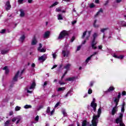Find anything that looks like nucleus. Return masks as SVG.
Listing matches in <instances>:
<instances>
[{"instance_id":"62","label":"nucleus","mask_w":126,"mask_h":126,"mask_svg":"<svg viewBox=\"0 0 126 126\" xmlns=\"http://www.w3.org/2000/svg\"><path fill=\"white\" fill-rule=\"evenodd\" d=\"M7 69H8V68H7V66H5L3 68V70H6Z\"/></svg>"},{"instance_id":"52","label":"nucleus","mask_w":126,"mask_h":126,"mask_svg":"<svg viewBox=\"0 0 126 126\" xmlns=\"http://www.w3.org/2000/svg\"><path fill=\"white\" fill-rule=\"evenodd\" d=\"M75 40V37L72 36V38H71V42L72 43Z\"/></svg>"},{"instance_id":"12","label":"nucleus","mask_w":126,"mask_h":126,"mask_svg":"<svg viewBox=\"0 0 126 126\" xmlns=\"http://www.w3.org/2000/svg\"><path fill=\"white\" fill-rule=\"evenodd\" d=\"M36 44H37V40L36 39V36H34L32 42V45L34 46Z\"/></svg>"},{"instance_id":"7","label":"nucleus","mask_w":126,"mask_h":126,"mask_svg":"<svg viewBox=\"0 0 126 126\" xmlns=\"http://www.w3.org/2000/svg\"><path fill=\"white\" fill-rule=\"evenodd\" d=\"M47 59V55L46 54H44L41 57L38 58V61H42V62H45Z\"/></svg>"},{"instance_id":"22","label":"nucleus","mask_w":126,"mask_h":126,"mask_svg":"<svg viewBox=\"0 0 126 126\" xmlns=\"http://www.w3.org/2000/svg\"><path fill=\"white\" fill-rule=\"evenodd\" d=\"M35 86H36V83L33 82L31 85V87H30V90H31V89H33V88H34Z\"/></svg>"},{"instance_id":"57","label":"nucleus","mask_w":126,"mask_h":126,"mask_svg":"<svg viewBox=\"0 0 126 126\" xmlns=\"http://www.w3.org/2000/svg\"><path fill=\"white\" fill-rule=\"evenodd\" d=\"M5 31H6L5 29H2V30H1V32H0V33H1V34H3V33H5Z\"/></svg>"},{"instance_id":"36","label":"nucleus","mask_w":126,"mask_h":126,"mask_svg":"<svg viewBox=\"0 0 126 126\" xmlns=\"http://www.w3.org/2000/svg\"><path fill=\"white\" fill-rule=\"evenodd\" d=\"M67 73V70L65 71L63 76L61 77V79H63V77L65 76V75Z\"/></svg>"},{"instance_id":"4","label":"nucleus","mask_w":126,"mask_h":126,"mask_svg":"<svg viewBox=\"0 0 126 126\" xmlns=\"http://www.w3.org/2000/svg\"><path fill=\"white\" fill-rule=\"evenodd\" d=\"M92 124H89V122L87 121L86 120H84L82 122V126H93V124L92 123ZM77 126H80L79 124H77Z\"/></svg>"},{"instance_id":"46","label":"nucleus","mask_w":126,"mask_h":126,"mask_svg":"<svg viewBox=\"0 0 126 126\" xmlns=\"http://www.w3.org/2000/svg\"><path fill=\"white\" fill-rule=\"evenodd\" d=\"M126 92L125 91H123L122 93V96H126Z\"/></svg>"},{"instance_id":"14","label":"nucleus","mask_w":126,"mask_h":126,"mask_svg":"<svg viewBox=\"0 0 126 126\" xmlns=\"http://www.w3.org/2000/svg\"><path fill=\"white\" fill-rule=\"evenodd\" d=\"M113 57L115 58V59H120V60H123L124 59V56L123 55H120L119 56H118L116 54L113 55Z\"/></svg>"},{"instance_id":"58","label":"nucleus","mask_w":126,"mask_h":126,"mask_svg":"<svg viewBox=\"0 0 126 126\" xmlns=\"http://www.w3.org/2000/svg\"><path fill=\"white\" fill-rule=\"evenodd\" d=\"M54 113H55V109H53L52 111L51 112V116H53Z\"/></svg>"},{"instance_id":"31","label":"nucleus","mask_w":126,"mask_h":126,"mask_svg":"<svg viewBox=\"0 0 126 126\" xmlns=\"http://www.w3.org/2000/svg\"><path fill=\"white\" fill-rule=\"evenodd\" d=\"M39 52H40V53H46V49L42 48V49H40L39 50H38Z\"/></svg>"},{"instance_id":"10","label":"nucleus","mask_w":126,"mask_h":126,"mask_svg":"<svg viewBox=\"0 0 126 126\" xmlns=\"http://www.w3.org/2000/svg\"><path fill=\"white\" fill-rule=\"evenodd\" d=\"M91 107L93 108L94 112H96V109L97 108V103H91Z\"/></svg>"},{"instance_id":"42","label":"nucleus","mask_w":126,"mask_h":126,"mask_svg":"<svg viewBox=\"0 0 126 126\" xmlns=\"http://www.w3.org/2000/svg\"><path fill=\"white\" fill-rule=\"evenodd\" d=\"M121 95H122V94H121V93H119L117 98L120 100V99H121Z\"/></svg>"},{"instance_id":"9","label":"nucleus","mask_w":126,"mask_h":126,"mask_svg":"<svg viewBox=\"0 0 126 126\" xmlns=\"http://www.w3.org/2000/svg\"><path fill=\"white\" fill-rule=\"evenodd\" d=\"M119 24L120 27H126V23L125 21L119 22Z\"/></svg>"},{"instance_id":"13","label":"nucleus","mask_w":126,"mask_h":126,"mask_svg":"<svg viewBox=\"0 0 126 126\" xmlns=\"http://www.w3.org/2000/svg\"><path fill=\"white\" fill-rule=\"evenodd\" d=\"M115 90V88L113 86H111L109 88V89L106 91V93L109 92H113Z\"/></svg>"},{"instance_id":"15","label":"nucleus","mask_w":126,"mask_h":126,"mask_svg":"<svg viewBox=\"0 0 126 126\" xmlns=\"http://www.w3.org/2000/svg\"><path fill=\"white\" fill-rule=\"evenodd\" d=\"M51 32L49 31H47L45 32L44 34L43 35V38H48L49 36H50V33Z\"/></svg>"},{"instance_id":"21","label":"nucleus","mask_w":126,"mask_h":126,"mask_svg":"<svg viewBox=\"0 0 126 126\" xmlns=\"http://www.w3.org/2000/svg\"><path fill=\"white\" fill-rule=\"evenodd\" d=\"M58 3H59V2L56 1L53 4H52L49 6V8H52V7H54V6H56V5H58Z\"/></svg>"},{"instance_id":"5","label":"nucleus","mask_w":126,"mask_h":126,"mask_svg":"<svg viewBox=\"0 0 126 126\" xmlns=\"http://www.w3.org/2000/svg\"><path fill=\"white\" fill-rule=\"evenodd\" d=\"M5 10L6 11H8L11 8V5H10V2L9 1H7L6 2V4L5 5Z\"/></svg>"},{"instance_id":"54","label":"nucleus","mask_w":126,"mask_h":126,"mask_svg":"<svg viewBox=\"0 0 126 126\" xmlns=\"http://www.w3.org/2000/svg\"><path fill=\"white\" fill-rule=\"evenodd\" d=\"M97 54H98V52H94V53H93L92 55H91V56H92V57H94V56H95V55H97Z\"/></svg>"},{"instance_id":"47","label":"nucleus","mask_w":126,"mask_h":126,"mask_svg":"<svg viewBox=\"0 0 126 126\" xmlns=\"http://www.w3.org/2000/svg\"><path fill=\"white\" fill-rule=\"evenodd\" d=\"M47 85H48V82L45 81V82H44L43 86V87L45 88V87H46L47 86Z\"/></svg>"},{"instance_id":"11","label":"nucleus","mask_w":126,"mask_h":126,"mask_svg":"<svg viewBox=\"0 0 126 126\" xmlns=\"http://www.w3.org/2000/svg\"><path fill=\"white\" fill-rule=\"evenodd\" d=\"M76 79V77H69L65 79V81H74Z\"/></svg>"},{"instance_id":"27","label":"nucleus","mask_w":126,"mask_h":126,"mask_svg":"<svg viewBox=\"0 0 126 126\" xmlns=\"http://www.w3.org/2000/svg\"><path fill=\"white\" fill-rule=\"evenodd\" d=\"M86 34H87V30H86L83 32V35L82 36V39H84V38H85V36H86Z\"/></svg>"},{"instance_id":"51","label":"nucleus","mask_w":126,"mask_h":126,"mask_svg":"<svg viewBox=\"0 0 126 126\" xmlns=\"http://www.w3.org/2000/svg\"><path fill=\"white\" fill-rule=\"evenodd\" d=\"M94 84V81H91L90 82V87H92V86H93Z\"/></svg>"},{"instance_id":"6","label":"nucleus","mask_w":126,"mask_h":126,"mask_svg":"<svg viewBox=\"0 0 126 126\" xmlns=\"http://www.w3.org/2000/svg\"><path fill=\"white\" fill-rule=\"evenodd\" d=\"M20 71H18L16 73V74L15 75L14 77L13 78V81H12V82H13V81L14 82H16V81H17L18 78V75H19V73H20Z\"/></svg>"},{"instance_id":"20","label":"nucleus","mask_w":126,"mask_h":126,"mask_svg":"<svg viewBox=\"0 0 126 126\" xmlns=\"http://www.w3.org/2000/svg\"><path fill=\"white\" fill-rule=\"evenodd\" d=\"M100 12H101V13H103V9L100 8L99 9V10L96 13V14L94 15V17H96L97 16H98V15H99V14H100Z\"/></svg>"},{"instance_id":"24","label":"nucleus","mask_w":126,"mask_h":126,"mask_svg":"<svg viewBox=\"0 0 126 126\" xmlns=\"http://www.w3.org/2000/svg\"><path fill=\"white\" fill-rule=\"evenodd\" d=\"M96 22H97V20H95L94 23V28H98L99 27V25H96Z\"/></svg>"},{"instance_id":"61","label":"nucleus","mask_w":126,"mask_h":126,"mask_svg":"<svg viewBox=\"0 0 126 126\" xmlns=\"http://www.w3.org/2000/svg\"><path fill=\"white\" fill-rule=\"evenodd\" d=\"M35 121H39V116H37L35 118Z\"/></svg>"},{"instance_id":"50","label":"nucleus","mask_w":126,"mask_h":126,"mask_svg":"<svg viewBox=\"0 0 126 126\" xmlns=\"http://www.w3.org/2000/svg\"><path fill=\"white\" fill-rule=\"evenodd\" d=\"M16 120H17V118L16 117H14L12 119V123H14V122H15L16 121Z\"/></svg>"},{"instance_id":"33","label":"nucleus","mask_w":126,"mask_h":126,"mask_svg":"<svg viewBox=\"0 0 126 126\" xmlns=\"http://www.w3.org/2000/svg\"><path fill=\"white\" fill-rule=\"evenodd\" d=\"M92 58V56H90V57H89L86 60V63H88L89 62V61H90L91 60V59Z\"/></svg>"},{"instance_id":"45","label":"nucleus","mask_w":126,"mask_h":126,"mask_svg":"<svg viewBox=\"0 0 126 126\" xmlns=\"http://www.w3.org/2000/svg\"><path fill=\"white\" fill-rule=\"evenodd\" d=\"M114 102L115 103H119V102H120V99H119L118 98H116L115 99H114Z\"/></svg>"},{"instance_id":"63","label":"nucleus","mask_w":126,"mask_h":126,"mask_svg":"<svg viewBox=\"0 0 126 126\" xmlns=\"http://www.w3.org/2000/svg\"><path fill=\"white\" fill-rule=\"evenodd\" d=\"M96 101V99L95 98H93V101H92L91 103H95V101Z\"/></svg>"},{"instance_id":"53","label":"nucleus","mask_w":126,"mask_h":126,"mask_svg":"<svg viewBox=\"0 0 126 126\" xmlns=\"http://www.w3.org/2000/svg\"><path fill=\"white\" fill-rule=\"evenodd\" d=\"M39 47L37 48V51L40 50L41 49V48H42V45L41 43H39Z\"/></svg>"},{"instance_id":"38","label":"nucleus","mask_w":126,"mask_h":126,"mask_svg":"<svg viewBox=\"0 0 126 126\" xmlns=\"http://www.w3.org/2000/svg\"><path fill=\"white\" fill-rule=\"evenodd\" d=\"M21 40H22V42H23L24 40H25V35H23L21 37H20Z\"/></svg>"},{"instance_id":"37","label":"nucleus","mask_w":126,"mask_h":126,"mask_svg":"<svg viewBox=\"0 0 126 126\" xmlns=\"http://www.w3.org/2000/svg\"><path fill=\"white\" fill-rule=\"evenodd\" d=\"M20 109H21V107L18 106H17L16 107H15V111H20Z\"/></svg>"},{"instance_id":"16","label":"nucleus","mask_w":126,"mask_h":126,"mask_svg":"<svg viewBox=\"0 0 126 126\" xmlns=\"http://www.w3.org/2000/svg\"><path fill=\"white\" fill-rule=\"evenodd\" d=\"M117 112H118V109H116L115 108H113L111 111V115L112 116H115V114L116 113H117Z\"/></svg>"},{"instance_id":"49","label":"nucleus","mask_w":126,"mask_h":126,"mask_svg":"<svg viewBox=\"0 0 126 126\" xmlns=\"http://www.w3.org/2000/svg\"><path fill=\"white\" fill-rule=\"evenodd\" d=\"M56 11L57 12H60V11H62V10H61V8H57L56 9Z\"/></svg>"},{"instance_id":"64","label":"nucleus","mask_w":126,"mask_h":126,"mask_svg":"<svg viewBox=\"0 0 126 126\" xmlns=\"http://www.w3.org/2000/svg\"><path fill=\"white\" fill-rule=\"evenodd\" d=\"M120 126H126L122 122L120 123Z\"/></svg>"},{"instance_id":"19","label":"nucleus","mask_w":126,"mask_h":126,"mask_svg":"<svg viewBox=\"0 0 126 126\" xmlns=\"http://www.w3.org/2000/svg\"><path fill=\"white\" fill-rule=\"evenodd\" d=\"M9 52V50H1V55H5V54H7V53H8Z\"/></svg>"},{"instance_id":"34","label":"nucleus","mask_w":126,"mask_h":126,"mask_svg":"<svg viewBox=\"0 0 126 126\" xmlns=\"http://www.w3.org/2000/svg\"><path fill=\"white\" fill-rule=\"evenodd\" d=\"M70 93H71V90H70L67 93V94L64 95V98H66V97H67V96H68V94H70Z\"/></svg>"},{"instance_id":"29","label":"nucleus","mask_w":126,"mask_h":126,"mask_svg":"<svg viewBox=\"0 0 126 126\" xmlns=\"http://www.w3.org/2000/svg\"><path fill=\"white\" fill-rule=\"evenodd\" d=\"M62 114L63 115L64 117H66L67 116V114L66 113V112H65V110L63 109L62 110Z\"/></svg>"},{"instance_id":"44","label":"nucleus","mask_w":126,"mask_h":126,"mask_svg":"<svg viewBox=\"0 0 126 126\" xmlns=\"http://www.w3.org/2000/svg\"><path fill=\"white\" fill-rule=\"evenodd\" d=\"M24 1V0H18V2L20 3V4H22V3H23Z\"/></svg>"},{"instance_id":"40","label":"nucleus","mask_w":126,"mask_h":126,"mask_svg":"<svg viewBox=\"0 0 126 126\" xmlns=\"http://www.w3.org/2000/svg\"><path fill=\"white\" fill-rule=\"evenodd\" d=\"M124 116V115L123 114V113H120V116L119 118H118V119H120V120H123V117Z\"/></svg>"},{"instance_id":"55","label":"nucleus","mask_w":126,"mask_h":126,"mask_svg":"<svg viewBox=\"0 0 126 126\" xmlns=\"http://www.w3.org/2000/svg\"><path fill=\"white\" fill-rule=\"evenodd\" d=\"M5 74H8L9 73V69H7V70H5Z\"/></svg>"},{"instance_id":"1","label":"nucleus","mask_w":126,"mask_h":126,"mask_svg":"<svg viewBox=\"0 0 126 126\" xmlns=\"http://www.w3.org/2000/svg\"><path fill=\"white\" fill-rule=\"evenodd\" d=\"M101 113H102V110H101V108H98L97 115H95L94 114L93 117V120H92V123L93 124V126H97L98 125V122H99V118H100V116H101Z\"/></svg>"},{"instance_id":"23","label":"nucleus","mask_w":126,"mask_h":126,"mask_svg":"<svg viewBox=\"0 0 126 126\" xmlns=\"http://www.w3.org/2000/svg\"><path fill=\"white\" fill-rule=\"evenodd\" d=\"M64 90H65V87H60L59 88L57 91L58 92H60L61 91H64Z\"/></svg>"},{"instance_id":"60","label":"nucleus","mask_w":126,"mask_h":126,"mask_svg":"<svg viewBox=\"0 0 126 126\" xmlns=\"http://www.w3.org/2000/svg\"><path fill=\"white\" fill-rule=\"evenodd\" d=\"M80 49H81V46H78L77 48V51H80Z\"/></svg>"},{"instance_id":"59","label":"nucleus","mask_w":126,"mask_h":126,"mask_svg":"<svg viewBox=\"0 0 126 126\" xmlns=\"http://www.w3.org/2000/svg\"><path fill=\"white\" fill-rule=\"evenodd\" d=\"M59 84H60V85H63L65 84V83L59 81Z\"/></svg>"},{"instance_id":"26","label":"nucleus","mask_w":126,"mask_h":126,"mask_svg":"<svg viewBox=\"0 0 126 126\" xmlns=\"http://www.w3.org/2000/svg\"><path fill=\"white\" fill-rule=\"evenodd\" d=\"M116 124H119V123H123V120L120 119V118H117L116 120Z\"/></svg>"},{"instance_id":"32","label":"nucleus","mask_w":126,"mask_h":126,"mask_svg":"<svg viewBox=\"0 0 126 126\" xmlns=\"http://www.w3.org/2000/svg\"><path fill=\"white\" fill-rule=\"evenodd\" d=\"M9 123H10V121H9V120H7L6 122L4 123V126H8V125H9Z\"/></svg>"},{"instance_id":"3","label":"nucleus","mask_w":126,"mask_h":126,"mask_svg":"<svg viewBox=\"0 0 126 126\" xmlns=\"http://www.w3.org/2000/svg\"><path fill=\"white\" fill-rule=\"evenodd\" d=\"M98 36V34L95 32L93 35V39L91 42V46L92 49H94V50H96L97 49V47L95 46L96 45H97V41H96V38H97V36Z\"/></svg>"},{"instance_id":"8","label":"nucleus","mask_w":126,"mask_h":126,"mask_svg":"<svg viewBox=\"0 0 126 126\" xmlns=\"http://www.w3.org/2000/svg\"><path fill=\"white\" fill-rule=\"evenodd\" d=\"M62 55L64 57V58H65V57H68V55H69V51H65V50H63L62 51Z\"/></svg>"},{"instance_id":"30","label":"nucleus","mask_w":126,"mask_h":126,"mask_svg":"<svg viewBox=\"0 0 126 126\" xmlns=\"http://www.w3.org/2000/svg\"><path fill=\"white\" fill-rule=\"evenodd\" d=\"M24 108L25 109H30L31 108H32V106H31V105H26L24 106Z\"/></svg>"},{"instance_id":"2","label":"nucleus","mask_w":126,"mask_h":126,"mask_svg":"<svg viewBox=\"0 0 126 126\" xmlns=\"http://www.w3.org/2000/svg\"><path fill=\"white\" fill-rule=\"evenodd\" d=\"M69 37V32L66 30H63L62 31L58 37V40H63L64 39V38H68Z\"/></svg>"},{"instance_id":"35","label":"nucleus","mask_w":126,"mask_h":126,"mask_svg":"<svg viewBox=\"0 0 126 126\" xmlns=\"http://www.w3.org/2000/svg\"><path fill=\"white\" fill-rule=\"evenodd\" d=\"M58 20H63V16H62V15L61 14H59L58 15Z\"/></svg>"},{"instance_id":"18","label":"nucleus","mask_w":126,"mask_h":126,"mask_svg":"<svg viewBox=\"0 0 126 126\" xmlns=\"http://www.w3.org/2000/svg\"><path fill=\"white\" fill-rule=\"evenodd\" d=\"M125 106H126V102H124L122 104V106L121 108V112L122 113H125Z\"/></svg>"},{"instance_id":"28","label":"nucleus","mask_w":126,"mask_h":126,"mask_svg":"<svg viewBox=\"0 0 126 126\" xmlns=\"http://www.w3.org/2000/svg\"><path fill=\"white\" fill-rule=\"evenodd\" d=\"M106 30H109V28H104V29H101L100 30V32H102V33H104L105 31H106Z\"/></svg>"},{"instance_id":"56","label":"nucleus","mask_w":126,"mask_h":126,"mask_svg":"<svg viewBox=\"0 0 126 126\" xmlns=\"http://www.w3.org/2000/svg\"><path fill=\"white\" fill-rule=\"evenodd\" d=\"M52 56H53V59H56V58H57V55L56 54V53L53 54Z\"/></svg>"},{"instance_id":"17","label":"nucleus","mask_w":126,"mask_h":126,"mask_svg":"<svg viewBox=\"0 0 126 126\" xmlns=\"http://www.w3.org/2000/svg\"><path fill=\"white\" fill-rule=\"evenodd\" d=\"M20 16L21 17H24V16H25V13L24 12V11H23V10L22 9H20Z\"/></svg>"},{"instance_id":"25","label":"nucleus","mask_w":126,"mask_h":126,"mask_svg":"<svg viewBox=\"0 0 126 126\" xmlns=\"http://www.w3.org/2000/svg\"><path fill=\"white\" fill-rule=\"evenodd\" d=\"M70 64L68 63L64 67V68H65L67 70H68L69 69V68L70 67Z\"/></svg>"},{"instance_id":"39","label":"nucleus","mask_w":126,"mask_h":126,"mask_svg":"<svg viewBox=\"0 0 126 126\" xmlns=\"http://www.w3.org/2000/svg\"><path fill=\"white\" fill-rule=\"evenodd\" d=\"M51 112L50 108V107H48L46 110V114H49Z\"/></svg>"},{"instance_id":"48","label":"nucleus","mask_w":126,"mask_h":126,"mask_svg":"<svg viewBox=\"0 0 126 126\" xmlns=\"http://www.w3.org/2000/svg\"><path fill=\"white\" fill-rule=\"evenodd\" d=\"M60 102H57L55 105V108H58V107L60 106Z\"/></svg>"},{"instance_id":"43","label":"nucleus","mask_w":126,"mask_h":126,"mask_svg":"<svg viewBox=\"0 0 126 126\" xmlns=\"http://www.w3.org/2000/svg\"><path fill=\"white\" fill-rule=\"evenodd\" d=\"M90 7L91 8H93V7H95V5L94 4V3H92L90 4Z\"/></svg>"},{"instance_id":"41","label":"nucleus","mask_w":126,"mask_h":126,"mask_svg":"<svg viewBox=\"0 0 126 126\" xmlns=\"http://www.w3.org/2000/svg\"><path fill=\"white\" fill-rule=\"evenodd\" d=\"M92 89H89L88 92V94H92Z\"/></svg>"}]
</instances>
